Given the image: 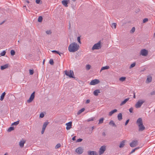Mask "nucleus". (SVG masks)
Returning a JSON list of instances; mask_svg holds the SVG:
<instances>
[{"mask_svg": "<svg viewBox=\"0 0 155 155\" xmlns=\"http://www.w3.org/2000/svg\"><path fill=\"white\" fill-rule=\"evenodd\" d=\"M136 124L138 127V131H142L144 130L145 127L143 124V120L141 117L138 118L136 121Z\"/></svg>", "mask_w": 155, "mask_h": 155, "instance_id": "obj_1", "label": "nucleus"}, {"mask_svg": "<svg viewBox=\"0 0 155 155\" xmlns=\"http://www.w3.org/2000/svg\"><path fill=\"white\" fill-rule=\"evenodd\" d=\"M79 46L75 42H73L68 47V50L70 52H74L79 48Z\"/></svg>", "mask_w": 155, "mask_h": 155, "instance_id": "obj_2", "label": "nucleus"}, {"mask_svg": "<svg viewBox=\"0 0 155 155\" xmlns=\"http://www.w3.org/2000/svg\"><path fill=\"white\" fill-rule=\"evenodd\" d=\"M65 74L68 76L70 78H75L74 75V72L73 71L70 70L69 71L66 70L64 71Z\"/></svg>", "mask_w": 155, "mask_h": 155, "instance_id": "obj_3", "label": "nucleus"}, {"mask_svg": "<svg viewBox=\"0 0 155 155\" xmlns=\"http://www.w3.org/2000/svg\"><path fill=\"white\" fill-rule=\"evenodd\" d=\"M145 102V101L144 100H139L135 105V107L137 108H140Z\"/></svg>", "mask_w": 155, "mask_h": 155, "instance_id": "obj_4", "label": "nucleus"}, {"mask_svg": "<svg viewBox=\"0 0 155 155\" xmlns=\"http://www.w3.org/2000/svg\"><path fill=\"white\" fill-rule=\"evenodd\" d=\"M101 48V41H99L97 43L95 44L92 48V49L93 50L95 49H99Z\"/></svg>", "mask_w": 155, "mask_h": 155, "instance_id": "obj_5", "label": "nucleus"}, {"mask_svg": "<svg viewBox=\"0 0 155 155\" xmlns=\"http://www.w3.org/2000/svg\"><path fill=\"white\" fill-rule=\"evenodd\" d=\"M148 54V51L147 50L143 49H142L140 51V54L144 56H146Z\"/></svg>", "mask_w": 155, "mask_h": 155, "instance_id": "obj_6", "label": "nucleus"}, {"mask_svg": "<svg viewBox=\"0 0 155 155\" xmlns=\"http://www.w3.org/2000/svg\"><path fill=\"white\" fill-rule=\"evenodd\" d=\"M100 81L98 79H94L92 80L90 83V84L91 85H95L99 83Z\"/></svg>", "mask_w": 155, "mask_h": 155, "instance_id": "obj_7", "label": "nucleus"}, {"mask_svg": "<svg viewBox=\"0 0 155 155\" xmlns=\"http://www.w3.org/2000/svg\"><path fill=\"white\" fill-rule=\"evenodd\" d=\"M75 151L78 154H81L83 152V149L81 147H79L76 149Z\"/></svg>", "mask_w": 155, "mask_h": 155, "instance_id": "obj_8", "label": "nucleus"}, {"mask_svg": "<svg viewBox=\"0 0 155 155\" xmlns=\"http://www.w3.org/2000/svg\"><path fill=\"white\" fill-rule=\"evenodd\" d=\"M35 92H34L31 95L29 99L27 100L28 103L31 102L34 99L35 97Z\"/></svg>", "mask_w": 155, "mask_h": 155, "instance_id": "obj_9", "label": "nucleus"}, {"mask_svg": "<svg viewBox=\"0 0 155 155\" xmlns=\"http://www.w3.org/2000/svg\"><path fill=\"white\" fill-rule=\"evenodd\" d=\"M106 150L105 147L104 146H102L99 149V153L100 155H101L104 153Z\"/></svg>", "mask_w": 155, "mask_h": 155, "instance_id": "obj_10", "label": "nucleus"}, {"mask_svg": "<svg viewBox=\"0 0 155 155\" xmlns=\"http://www.w3.org/2000/svg\"><path fill=\"white\" fill-rule=\"evenodd\" d=\"M137 140H133L132 142L130 143V145L131 147H134L137 145Z\"/></svg>", "mask_w": 155, "mask_h": 155, "instance_id": "obj_11", "label": "nucleus"}, {"mask_svg": "<svg viewBox=\"0 0 155 155\" xmlns=\"http://www.w3.org/2000/svg\"><path fill=\"white\" fill-rule=\"evenodd\" d=\"M72 123V122L71 121L68 123H67L66 124V125H67V127H66V129L67 130H69L71 128Z\"/></svg>", "mask_w": 155, "mask_h": 155, "instance_id": "obj_12", "label": "nucleus"}, {"mask_svg": "<svg viewBox=\"0 0 155 155\" xmlns=\"http://www.w3.org/2000/svg\"><path fill=\"white\" fill-rule=\"evenodd\" d=\"M88 155H97V153L95 151H88L87 152Z\"/></svg>", "mask_w": 155, "mask_h": 155, "instance_id": "obj_13", "label": "nucleus"}, {"mask_svg": "<svg viewBox=\"0 0 155 155\" xmlns=\"http://www.w3.org/2000/svg\"><path fill=\"white\" fill-rule=\"evenodd\" d=\"M61 3L65 7H67L68 6V1L65 0H63L62 1Z\"/></svg>", "mask_w": 155, "mask_h": 155, "instance_id": "obj_14", "label": "nucleus"}, {"mask_svg": "<svg viewBox=\"0 0 155 155\" xmlns=\"http://www.w3.org/2000/svg\"><path fill=\"white\" fill-rule=\"evenodd\" d=\"M129 98L126 99L124 101L121 102V103L120 104V105L121 106L124 104L129 100Z\"/></svg>", "mask_w": 155, "mask_h": 155, "instance_id": "obj_15", "label": "nucleus"}, {"mask_svg": "<svg viewBox=\"0 0 155 155\" xmlns=\"http://www.w3.org/2000/svg\"><path fill=\"white\" fill-rule=\"evenodd\" d=\"M126 142V140H124L122 141L120 143V145H119V147L120 148H121L123 147L125 145V143Z\"/></svg>", "mask_w": 155, "mask_h": 155, "instance_id": "obj_16", "label": "nucleus"}, {"mask_svg": "<svg viewBox=\"0 0 155 155\" xmlns=\"http://www.w3.org/2000/svg\"><path fill=\"white\" fill-rule=\"evenodd\" d=\"M25 143V141H21L19 143V145L20 147L21 148L23 147H24V144Z\"/></svg>", "mask_w": 155, "mask_h": 155, "instance_id": "obj_17", "label": "nucleus"}, {"mask_svg": "<svg viewBox=\"0 0 155 155\" xmlns=\"http://www.w3.org/2000/svg\"><path fill=\"white\" fill-rule=\"evenodd\" d=\"M100 93L101 92L100 91V90H96L94 91L93 94L95 96H97L98 95V94Z\"/></svg>", "mask_w": 155, "mask_h": 155, "instance_id": "obj_18", "label": "nucleus"}, {"mask_svg": "<svg viewBox=\"0 0 155 155\" xmlns=\"http://www.w3.org/2000/svg\"><path fill=\"white\" fill-rule=\"evenodd\" d=\"M8 66V64H6L3 66H2L1 67V70H3L4 69L7 68Z\"/></svg>", "mask_w": 155, "mask_h": 155, "instance_id": "obj_19", "label": "nucleus"}, {"mask_svg": "<svg viewBox=\"0 0 155 155\" xmlns=\"http://www.w3.org/2000/svg\"><path fill=\"white\" fill-rule=\"evenodd\" d=\"M109 124L112 126V127H117V125L115 124L114 121L112 120H111L110 121L109 123Z\"/></svg>", "mask_w": 155, "mask_h": 155, "instance_id": "obj_20", "label": "nucleus"}, {"mask_svg": "<svg viewBox=\"0 0 155 155\" xmlns=\"http://www.w3.org/2000/svg\"><path fill=\"white\" fill-rule=\"evenodd\" d=\"M117 110L116 109H115L111 111L109 113V116H111L112 115L114 114V113L116 112L117 111Z\"/></svg>", "mask_w": 155, "mask_h": 155, "instance_id": "obj_21", "label": "nucleus"}, {"mask_svg": "<svg viewBox=\"0 0 155 155\" xmlns=\"http://www.w3.org/2000/svg\"><path fill=\"white\" fill-rule=\"evenodd\" d=\"M152 80V78L151 76H149L147 78V79L146 81V82L147 83H149L151 82Z\"/></svg>", "mask_w": 155, "mask_h": 155, "instance_id": "obj_22", "label": "nucleus"}, {"mask_svg": "<svg viewBox=\"0 0 155 155\" xmlns=\"http://www.w3.org/2000/svg\"><path fill=\"white\" fill-rule=\"evenodd\" d=\"M117 118L120 121L122 119V115L121 113H119L117 115Z\"/></svg>", "mask_w": 155, "mask_h": 155, "instance_id": "obj_23", "label": "nucleus"}, {"mask_svg": "<svg viewBox=\"0 0 155 155\" xmlns=\"http://www.w3.org/2000/svg\"><path fill=\"white\" fill-rule=\"evenodd\" d=\"M110 68L109 66H106L104 67H102L100 70V72H101L102 70L107 69H109Z\"/></svg>", "mask_w": 155, "mask_h": 155, "instance_id": "obj_24", "label": "nucleus"}, {"mask_svg": "<svg viewBox=\"0 0 155 155\" xmlns=\"http://www.w3.org/2000/svg\"><path fill=\"white\" fill-rule=\"evenodd\" d=\"M48 124L49 122L48 121L44 122L42 128L45 129L47 126L48 125Z\"/></svg>", "mask_w": 155, "mask_h": 155, "instance_id": "obj_25", "label": "nucleus"}, {"mask_svg": "<svg viewBox=\"0 0 155 155\" xmlns=\"http://www.w3.org/2000/svg\"><path fill=\"white\" fill-rule=\"evenodd\" d=\"M85 110V108H83L80 110H79L77 113L78 115H79L81 113L83 112Z\"/></svg>", "mask_w": 155, "mask_h": 155, "instance_id": "obj_26", "label": "nucleus"}, {"mask_svg": "<svg viewBox=\"0 0 155 155\" xmlns=\"http://www.w3.org/2000/svg\"><path fill=\"white\" fill-rule=\"evenodd\" d=\"M5 92H4L2 94V95L1 96V98H0V100L1 101H2L5 97Z\"/></svg>", "mask_w": 155, "mask_h": 155, "instance_id": "obj_27", "label": "nucleus"}, {"mask_svg": "<svg viewBox=\"0 0 155 155\" xmlns=\"http://www.w3.org/2000/svg\"><path fill=\"white\" fill-rule=\"evenodd\" d=\"M126 79V77H121L119 78V80L121 82H123L125 81Z\"/></svg>", "mask_w": 155, "mask_h": 155, "instance_id": "obj_28", "label": "nucleus"}, {"mask_svg": "<svg viewBox=\"0 0 155 155\" xmlns=\"http://www.w3.org/2000/svg\"><path fill=\"white\" fill-rule=\"evenodd\" d=\"M19 120H18L17 121L15 122L12 124L11 125H15L16 126L19 124Z\"/></svg>", "mask_w": 155, "mask_h": 155, "instance_id": "obj_29", "label": "nucleus"}, {"mask_svg": "<svg viewBox=\"0 0 155 155\" xmlns=\"http://www.w3.org/2000/svg\"><path fill=\"white\" fill-rule=\"evenodd\" d=\"M104 118H101L99 120V122L98 123V124H102L103 123Z\"/></svg>", "mask_w": 155, "mask_h": 155, "instance_id": "obj_30", "label": "nucleus"}, {"mask_svg": "<svg viewBox=\"0 0 155 155\" xmlns=\"http://www.w3.org/2000/svg\"><path fill=\"white\" fill-rule=\"evenodd\" d=\"M14 129V128L13 127H10L8 130V132H10L11 131L13 130Z\"/></svg>", "mask_w": 155, "mask_h": 155, "instance_id": "obj_31", "label": "nucleus"}, {"mask_svg": "<svg viewBox=\"0 0 155 155\" xmlns=\"http://www.w3.org/2000/svg\"><path fill=\"white\" fill-rule=\"evenodd\" d=\"M116 25L117 24L116 23H113L111 24V27L112 28H116Z\"/></svg>", "mask_w": 155, "mask_h": 155, "instance_id": "obj_32", "label": "nucleus"}, {"mask_svg": "<svg viewBox=\"0 0 155 155\" xmlns=\"http://www.w3.org/2000/svg\"><path fill=\"white\" fill-rule=\"evenodd\" d=\"M42 19L43 18L41 16H40L38 18V21L39 22H41L42 21Z\"/></svg>", "mask_w": 155, "mask_h": 155, "instance_id": "obj_33", "label": "nucleus"}, {"mask_svg": "<svg viewBox=\"0 0 155 155\" xmlns=\"http://www.w3.org/2000/svg\"><path fill=\"white\" fill-rule=\"evenodd\" d=\"M136 65V63L134 62L133 64H132L130 66L129 68L130 69L131 68H132L134 67Z\"/></svg>", "mask_w": 155, "mask_h": 155, "instance_id": "obj_34", "label": "nucleus"}, {"mask_svg": "<svg viewBox=\"0 0 155 155\" xmlns=\"http://www.w3.org/2000/svg\"><path fill=\"white\" fill-rule=\"evenodd\" d=\"M15 54V52L13 50H12L11 51V54L12 56H14Z\"/></svg>", "mask_w": 155, "mask_h": 155, "instance_id": "obj_35", "label": "nucleus"}, {"mask_svg": "<svg viewBox=\"0 0 155 155\" xmlns=\"http://www.w3.org/2000/svg\"><path fill=\"white\" fill-rule=\"evenodd\" d=\"M29 71L30 74L31 75H32L34 73V71L33 69H32V70L30 69L29 70Z\"/></svg>", "mask_w": 155, "mask_h": 155, "instance_id": "obj_36", "label": "nucleus"}, {"mask_svg": "<svg viewBox=\"0 0 155 155\" xmlns=\"http://www.w3.org/2000/svg\"><path fill=\"white\" fill-rule=\"evenodd\" d=\"M95 118L94 117H92L91 118H89V119H87V121L88 122H89L90 121H93L94 120V119Z\"/></svg>", "mask_w": 155, "mask_h": 155, "instance_id": "obj_37", "label": "nucleus"}, {"mask_svg": "<svg viewBox=\"0 0 155 155\" xmlns=\"http://www.w3.org/2000/svg\"><path fill=\"white\" fill-rule=\"evenodd\" d=\"M135 28L134 27H133L132 28L131 30L130 31V32L131 33H133L135 31Z\"/></svg>", "mask_w": 155, "mask_h": 155, "instance_id": "obj_38", "label": "nucleus"}, {"mask_svg": "<svg viewBox=\"0 0 155 155\" xmlns=\"http://www.w3.org/2000/svg\"><path fill=\"white\" fill-rule=\"evenodd\" d=\"M91 66L89 64H87L86 65V69L87 70H89L91 68Z\"/></svg>", "mask_w": 155, "mask_h": 155, "instance_id": "obj_39", "label": "nucleus"}, {"mask_svg": "<svg viewBox=\"0 0 155 155\" xmlns=\"http://www.w3.org/2000/svg\"><path fill=\"white\" fill-rule=\"evenodd\" d=\"M49 63L51 65H53L54 64V62L53 60L52 59H50L49 61Z\"/></svg>", "mask_w": 155, "mask_h": 155, "instance_id": "obj_40", "label": "nucleus"}, {"mask_svg": "<svg viewBox=\"0 0 155 155\" xmlns=\"http://www.w3.org/2000/svg\"><path fill=\"white\" fill-rule=\"evenodd\" d=\"M61 146V144L60 143L57 144L55 147V149H58Z\"/></svg>", "mask_w": 155, "mask_h": 155, "instance_id": "obj_41", "label": "nucleus"}, {"mask_svg": "<svg viewBox=\"0 0 155 155\" xmlns=\"http://www.w3.org/2000/svg\"><path fill=\"white\" fill-rule=\"evenodd\" d=\"M6 53V52L5 51H3L2 52H1L0 54V55L2 56H4Z\"/></svg>", "mask_w": 155, "mask_h": 155, "instance_id": "obj_42", "label": "nucleus"}, {"mask_svg": "<svg viewBox=\"0 0 155 155\" xmlns=\"http://www.w3.org/2000/svg\"><path fill=\"white\" fill-rule=\"evenodd\" d=\"M148 20V19L147 18H144L143 20V23H144L147 22Z\"/></svg>", "mask_w": 155, "mask_h": 155, "instance_id": "obj_43", "label": "nucleus"}, {"mask_svg": "<svg viewBox=\"0 0 155 155\" xmlns=\"http://www.w3.org/2000/svg\"><path fill=\"white\" fill-rule=\"evenodd\" d=\"M44 115L43 113H41L39 117L41 118H43L44 117Z\"/></svg>", "mask_w": 155, "mask_h": 155, "instance_id": "obj_44", "label": "nucleus"}, {"mask_svg": "<svg viewBox=\"0 0 155 155\" xmlns=\"http://www.w3.org/2000/svg\"><path fill=\"white\" fill-rule=\"evenodd\" d=\"M150 94L151 95H155V91H153L150 93Z\"/></svg>", "mask_w": 155, "mask_h": 155, "instance_id": "obj_45", "label": "nucleus"}, {"mask_svg": "<svg viewBox=\"0 0 155 155\" xmlns=\"http://www.w3.org/2000/svg\"><path fill=\"white\" fill-rule=\"evenodd\" d=\"M82 140H83L81 138H79L77 140L76 142H81V141H82Z\"/></svg>", "mask_w": 155, "mask_h": 155, "instance_id": "obj_46", "label": "nucleus"}, {"mask_svg": "<svg viewBox=\"0 0 155 155\" xmlns=\"http://www.w3.org/2000/svg\"><path fill=\"white\" fill-rule=\"evenodd\" d=\"M46 32V34L48 35H50L51 33V31H47Z\"/></svg>", "mask_w": 155, "mask_h": 155, "instance_id": "obj_47", "label": "nucleus"}, {"mask_svg": "<svg viewBox=\"0 0 155 155\" xmlns=\"http://www.w3.org/2000/svg\"><path fill=\"white\" fill-rule=\"evenodd\" d=\"M77 40L79 42V43L80 44L81 43V41H80V37H78L77 38Z\"/></svg>", "mask_w": 155, "mask_h": 155, "instance_id": "obj_48", "label": "nucleus"}, {"mask_svg": "<svg viewBox=\"0 0 155 155\" xmlns=\"http://www.w3.org/2000/svg\"><path fill=\"white\" fill-rule=\"evenodd\" d=\"M137 149V148H135L134 149H133L132 150V151L130 152V154H131V153H133V152H134L135 151V150H136Z\"/></svg>", "mask_w": 155, "mask_h": 155, "instance_id": "obj_49", "label": "nucleus"}, {"mask_svg": "<svg viewBox=\"0 0 155 155\" xmlns=\"http://www.w3.org/2000/svg\"><path fill=\"white\" fill-rule=\"evenodd\" d=\"M52 52L53 53L55 52V53H57V54H59V51H57L53 50V51H52Z\"/></svg>", "mask_w": 155, "mask_h": 155, "instance_id": "obj_50", "label": "nucleus"}, {"mask_svg": "<svg viewBox=\"0 0 155 155\" xmlns=\"http://www.w3.org/2000/svg\"><path fill=\"white\" fill-rule=\"evenodd\" d=\"M133 108L132 107H131L130 108L129 110V111L130 113L133 112Z\"/></svg>", "mask_w": 155, "mask_h": 155, "instance_id": "obj_51", "label": "nucleus"}, {"mask_svg": "<svg viewBox=\"0 0 155 155\" xmlns=\"http://www.w3.org/2000/svg\"><path fill=\"white\" fill-rule=\"evenodd\" d=\"M129 120H130L129 119H128L127 120V121H126V122H125V126H126V125H127L128 123H129Z\"/></svg>", "mask_w": 155, "mask_h": 155, "instance_id": "obj_52", "label": "nucleus"}, {"mask_svg": "<svg viewBox=\"0 0 155 155\" xmlns=\"http://www.w3.org/2000/svg\"><path fill=\"white\" fill-rule=\"evenodd\" d=\"M45 129L43 128H42V130L41 131V133L42 134H43L44 133L45 131Z\"/></svg>", "mask_w": 155, "mask_h": 155, "instance_id": "obj_53", "label": "nucleus"}, {"mask_svg": "<svg viewBox=\"0 0 155 155\" xmlns=\"http://www.w3.org/2000/svg\"><path fill=\"white\" fill-rule=\"evenodd\" d=\"M90 100L89 99H88L86 100V104H88L90 103Z\"/></svg>", "mask_w": 155, "mask_h": 155, "instance_id": "obj_54", "label": "nucleus"}, {"mask_svg": "<svg viewBox=\"0 0 155 155\" xmlns=\"http://www.w3.org/2000/svg\"><path fill=\"white\" fill-rule=\"evenodd\" d=\"M40 1V0H36V2L37 4H39Z\"/></svg>", "mask_w": 155, "mask_h": 155, "instance_id": "obj_55", "label": "nucleus"}, {"mask_svg": "<svg viewBox=\"0 0 155 155\" xmlns=\"http://www.w3.org/2000/svg\"><path fill=\"white\" fill-rule=\"evenodd\" d=\"M102 135L103 136L105 137L106 135V134L104 132H103L102 133Z\"/></svg>", "mask_w": 155, "mask_h": 155, "instance_id": "obj_56", "label": "nucleus"}, {"mask_svg": "<svg viewBox=\"0 0 155 155\" xmlns=\"http://www.w3.org/2000/svg\"><path fill=\"white\" fill-rule=\"evenodd\" d=\"M75 138H76V137L75 136H74V137H73L72 138V140H76V139H75Z\"/></svg>", "mask_w": 155, "mask_h": 155, "instance_id": "obj_57", "label": "nucleus"}, {"mask_svg": "<svg viewBox=\"0 0 155 155\" xmlns=\"http://www.w3.org/2000/svg\"><path fill=\"white\" fill-rule=\"evenodd\" d=\"M133 98H136L135 94V93L134 92V93Z\"/></svg>", "mask_w": 155, "mask_h": 155, "instance_id": "obj_58", "label": "nucleus"}, {"mask_svg": "<svg viewBox=\"0 0 155 155\" xmlns=\"http://www.w3.org/2000/svg\"><path fill=\"white\" fill-rule=\"evenodd\" d=\"M25 2L28 3H29V2L28 0H26L25 1Z\"/></svg>", "mask_w": 155, "mask_h": 155, "instance_id": "obj_59", "label": "nucleus"}, {"mask_svg": "<svg viewBox=\"0 0 155 155\" xmlns=\"http://www.w3.org/2000/svg\"><path fill=\"white\" fill-rule=\"evenodd\" d=\"M45 59H44L43 61V64H44V63H45Z\"/></svg>", "mask_w": 155, "mask_h": 155, "instance_id": "obj_60", "label": "nucleus"}, {"mask_svg": "<svg viewBox=\"0 0 155 155\" xmlns=\"http://www.w3.org/2000/svg\"><path fill=\"white\" fill-rule=\"evenodd\" d=\"M4 22V21H3L2 22V23H1L0 24V25H1Z\"/></svg>", "mask_w": 155, "mask_h": 155, "instance_id": "obj_61", "label": "nucleus"}, {"mask_svg": "<svg viewBox=\"0 0 155 155\" xmlns=\"http://www.w3.org/2000/svg\"><path fill=\"white\" fill-rule=\"evenodd\" d=\"M92 130H93L94 129V126H93L91 127Z\"/></svg>", "mask_w": 155, "mask_h": 155, "instance_id": "obj_62", "label": "nucleus"}, {"mask_svg": "<svg viewBox=\"0 0 155 155\" xmlns=\"http://www.w3.org/2000/svg\"><path fill=\"white\" fill-rule=\"evenodd\" d=\"M59 54H59V55H60V56H61V54H63L62 53H61L59 52Z\"/></svg>", "mask_w": 155, "mask_h": 155, "instance_id": "obj_63", "label": "nucleus"}, {"mask_svg": "<svg viewBox=\"0 0 155 155\" xmlns=\"http://www.w3.org/2000/svg\"><path fill=\"white\" fill-rule=\"evenodd\" d=\"M4 155H8V154L7 153H6Z\"/></svg>", "mask_w": 155, "mask_h": 155, "instance_id": "obj_64", "label": "nucleus"}]
</instances>
